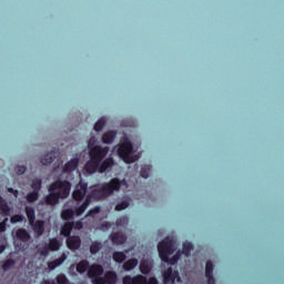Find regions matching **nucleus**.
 <instances>
[{"label": "nucleus", "instance_id": "2eb2a0df", "mask_svg": "<svg viewBox=\"0 0 284 284\" xmlns=\"http://www.w3.org/2000/svg\"><path fill=\"white\" fill-rule=\"evenodd\" d=\"M30 225L33 227L36 236H43V233L45 232V222H43L42 220H38Z\"/></svg>", "mask_w": 284, "mask_h": 284}, {"label": "nucleus", "instance_id": "4be33fe9", "mask_svg": "<svg viewBox=\"0 0 284 284\" xmlns=\"http://www.w3.org/2000/svg\"><path fill=\"white\" fill-rule=\"evenodd\" d=\"M90 203H91L90 196H87L84 202L80 206L75 207V211H74L75 216H81V214H83V212H85L88 207H90Z\"/></svg>", "mask_w": 284, "mask_h": 284}, {"label": "nucleus", "instance_id": "a878e982", "mask_svg": "<svg viewBox=\"0 0 284 284\" xmlns=\"http://www.w3.org/2000/svg\"><path fill=\"white\" fill-rule=\"evenodd\" d=\"M60 234L64 236L65 239L72 236V224L71 222H67L63 224V226L60 230Z\"/></svg>", "mask_w": 284, "mask_h": 284}, {"label": "nucleus", "instance_id": "c85d7f7f", "mask_svg": "<svg viewBox=\"0 0 284 284\" xmlns=\"http://www.w3.org/2000/svg\"><path fill=\"white\" fill-rule=\"evenodd\" d=\"M74 210L72 209H67L64 211H62L61 213V219L62 221H72V219H74Z\"/></svg>", "mask_w": 284, "mask_h": 284}, {"label": "nucleus", "instance_id": "864d4df0", "mask_svg": "<svg viewBox=\"0 0 284 284\" xmlns=\"http://www.w3.org/2000/svg\"><path fill=\"white\" fill-rule=\"evenodd\" d=\"M102 227H105V230H110V227H111L110 222L103 223V224H102Z\"/></svg>", "mask_w": 284, "mask_h": 284}, {"label": "nucleus", "instance_id": "5fc2aeb1", "mask_svg": "<svg viewBox=\"0 0 284 284\" xmlns=\"http://www.w3.org/2000/svg\"><path fill=\"white\" fill-rule=\"evenodd\" d=\"M6 252V245H0V254H3Z\"/></svg>", "mask_w": 284, "mask_h": 284}, {"label": "nucleus", "instance_id": "3c124183", "mask_svg": "<svg viewBox=\"0 0 284 284\" xmlns=\"http://www.w3.org/2000/svg\"><path fill=\"white\" fill-rule=\"evenodd\" d=\"M146 284H159V280L156 277H150L146 280Z\"/></svg>", "mask_w": 284, "mask_h": 284}, {"label": "nucleus", "instance_id": "ddd939ff", "mask_svg": "<svg viewBox=\"0 0 284 284\" xmlns=\"http://www.w3.org/2000/svg\"><path fill=\"white\" fill-rule=\"evenodd\" d=\"M205 276L207 278V284H216V281L214 280V264L212 261L206 262Z\"/></svg>", "mask_w": 284, "mask_h": 284}, {"label": "nucleus", "instance_id": "4c0bfd02", "mask_svg": "<svg viewBox=\"0 0 284 284\" xmlns=\"http://www.w3.org/2000/svg\"><path fill=\"white\" fill-rule=\"evenodd\" d=\"M55 281L58 284H70V280H68V276L63 273L57 275Z\"/></svg>", "mask_w": 284, "mask_h": 284}, {"label": "nucleus", "instance_id": "f3484780", "mask_svg": "<svg viewBox=\"0 0 284 284\" xmlns=\"http://www.w3.org/2000/svg\"><path fill=\"white\" fill-rule=\"evenodd\" d=\"M16 237L22 243H28L30 241V233L26 229H18L16 231Z\"/></svg>", "mask_w": 284, "mask_h": 284}, {"label": "nucleus", "instance_id": "473e14b6", "mask_svg": "<svg viewBox=\"0 0 284 284\" xmlns=\"http://www.w3.org/2000/svg\"><path fill=\"white\" fill-rule=\"evenodd\" d=\"M125 258H128V255L123 252L116 251L113 253V261H115V263H123Z\"/></svg>", "mask_w": 284, "mask_h": 284}, {"label": "nucleus", "instance_id": "09e8293b", "mask_svg": "<svg viewBox=\"0 0 284 284\" xmlns=\"http://www.w3.org/2000/svg\"><path fill=\"white\" fill-rule=\"evenodd\" d=\"M8 223V217L0 222V232H6V225Z\"/></svg>", "mask_w": 284, "mask_h": 284}, {"label": "nucleus", "instance_id": "9b49d317", "mask_svg": "<svg viewBox=\"0 0 284 284\" xmlns=\"http://www.w3.org/2000/svg\"><path fill=\"white\" fill-rule=\"evenodd\" d=\"M103 275V266L101 264H93L88 270L89 278H99Z\"/></svg>", "mask_w": 284, "mask_h": 284}, {"label": "nucleus", "instance_id": "bb28decb", "mask_svg": "<svg viewBox=\"0 0 284 284\" xmlns=\"http://www.w3.org/2000/svg\"><path fill=\"white\" fill-rule=\"evenodd\" d=\"M88 270H90V262L88 260H82L77 264V272L79 274H84Z\"/></svg>", "mask_w": 284, "mask_h": 284}, {"label": "nucleus", "instance_id": "c9c22d12", "mask_svg": "<svg viewBox=\"0 0 284 284\" xmlns=\"http://www.w3.org/2000/svg\"><path fill=\"white\" fill-rule=\"evenodd\" d=\"M105 123H106V120L105 118H100L95 124H94V130L95 132H101V130H103V128H105Z\"/></svg>", "mask_w": 284, "mask_h": 284}, {"label": "nucleus", "instance_id": "7c9ffc66", "mask_svg": "<svg viewBox=\"0 0 284 284\" xmlns=\"http://www.w3.org/2000/svg\"><path fill=\"white\" fill-rule=\"evenodd\" d=\"M194 250V245L192 244V242H184L183 243V248H182V253L185 256H190L192 254V251Z\"/></svg>", "mask_w": 284, "mask_h": 284}, {"label": "nucleus", "instance_id": "4468645a", "mask_svg": "<svg viewBox=\"0 0 284 284\" xmlns=\"http://www.w3.org/2000/svg\"><path fill=\"white\" fill-rule=\"evenodd\" d=\"M79 168V158H73L69 162H67L62 169L64 174H70V172H74Z\"/></svg>", "mask_w": 284, "mask_h": 284}, {"label": "nucleus", "instance_id": "7ed1b4c3", "mask_svg": "<svg viewBox=\"0 0 284 284\" xmlns=\"http://www.w3.org/2000/svg\"><path fill=\"white\" fill-rule=\"evenodd\" d=\"M174 240L165 237L158 244V252L161 261L163 263H169V265H176L181 260V251H178L175 255L170 258V255L174 254Z\"/></svg>", "mask_w": 284, "mask_h": 284}, {"label": "nucleus", "instance_id": "5701e85b", "mask_svg": "<svg viewBox=\"0 0 284 284\" xmlns=\"http://www.w3.org/2000/svg\"><path fill=\"white\" fill-rule=\"evenodd\" d=\"M24 211L29 221V225H34V221H37V213L34 211V207L26 206Z\"/></svg>", "mask_w": 284, "mask_h": 284}, {"label": "nucleus", "instance_id": "8fccbe9b", "mask_svg": "<svg viewBox=\"0 0 284 284\" xmlns=\"http://www.w3.org/2000/svg\"><path fill=\"white\" fill-rule=\"evenodd\" d=\"M8 192H9L10 194H13V196H16V199H17V196H19V191L14 190L13 187H9V189H8Z\"/></svg>", "mask_w": 284, "mask_h": 284}, {"label": "nucleus", "instance_id": "f8f14e48", "mask_svg": "<svg viewBox=\"0 0 284 284\" xmlns=\"http://www.w3.org/2000/svg\"><path fill=\"white\" fill-rule=\"evenodd\" d=\"M114 165V158H106L102 162L99 163L97 172H100V174H103L110 170Z\"/></svg>", "mask_w": 284, "mask_h": 284}, {"label": "nucleus", "instance_id": "ea45409f", "mask_svg": "<svg viewBox=\"0 0 284 284\" xmlns=\"http://www.w3.org/2000/svg\"><path fill=\"white\" fill-rule=\"evenodd\" d=\"M128 223H129L128 216L119 217V219L115 221L116 227H125V225H128Z\"/></svg>", "mask_w": 284, "mask_h": 284}, {"label": "nucleus", "instance_id": "37998d69", "mask_svg": "<svg viewBox=\"0 0 284 284\" xmlns=\"http://www.w3.org/2000/svg\"><path fill=\"white\" fill-rule=\"evenodd\" d=\"M72 225V230H83V222L77 221V222H70Z\"/></svg>", "mask_w": 284, "mask_h": 284}, {"label": "nucleus", "instance_id": "e433bc0d", "mask_svg": "<svg viewBox=\"0 0 284 284\" xmlns=\"http://www.w3.org/2000/svg\"><path fill=\"white\" fill-rule=\"evenodd\" d=\"M150 172H152V166L144 164L141 169L142 179H148V176H150Z\"/></svg>", "mask_w": 284, "mask_h": 284}, {"label": "nucleus", "instance_id": "c03bdc74", "mask_svg": "<svg viewBox=\"0 0 284 284\" xmlns=\"http://www.w3.org/2000/svg\"><path fill=\"white\" fill-rule=\"evenodd\" d=\"M26 170H28L26 165H18L16 166V174L18 175L26 174Z\"/></svg>", "mask_w": 284, "mask_h": 284}, {"label": "nucleus", "instance_id": "dca6fc26", "mask_svg": "<svg viewBox=\"0 0 284 284\" xmlns=\"http://www.w3.org/2000/svg\"><path fill=\"white\" fill-rule=\"evenodd\" d=\"M10 212H12V209H10V204L6 202L3 196L0 195V214L1 216H10Z\"/></svg>", "mask_w": 284, "mask_h": 284}, {"label": "nucleus", "instance_id": "a19ab883", "mask_svg": "<svg viewBox=\"0 0 284 284\" xmlns=\"http://www.w3.org/2000/svg\"><path fill=\"white\" fill-rule=\"evenodd\" d=\"M26 217L23 216V215H21V214H16V215H12L11 216V219H10V222L12 223V224H16V223H23V220H24Z\"/></svg>", "mask_w": 284, "mask_h": 284}, {"label": "nucleus", "instance_id": "a18cd8bd", "mask_svg": "<svg viewBox=\"0 0 284 284\" xmlns=\"http://www.w3.org/2000/svg\"><path fill=\"white\" fill-rule=\"evenodd\" d=\"M50 248L47 246V244L40 250L41 256H48L50 254Z\"/></svg>", "mask_w": 284, "mask_h": 284}, {"label": "nucleus", "instance_id": "79ce46f5", "mask_svg": "<svg viewBox=\"0 0 284 284\" xmlns=\"http://www.w3.org/2000/svg\"><path fill=\"white\" fill-rule=\"evenodd\" d=\"M100 213H101V206H95L88 211L85 217L88 219V216H92L93 214H100Z\"/></svg>", "mask_w": 284, "mask_h": 284}, {"label": "nucleus", "instance_id": "6e6552de", "mask_svg": "<svg viewBox=\"0 0 284 284\" xmlns=\"http://www.w3.org/2000/svg\"><path fill=\"white\" fill-rule=\"evenodd\" d=\"M122 284H148V277L141 274L133 277L131 275H125L122 278Z\"/></svg>", "mask_w": 284, "mask_h": 284}, {"label": "nucleus", "instance_id": "1a4fd4ad", "mask_svg": "<svg viewBox=\"0 0 284 284\" xmlns=\"http://www.w3.org/2000/svg\"><path fill=\"white\" fill-rule=\"evenodd\" d=\"M67 247L71 250V252H77V250L81 248V236L79 235H70L67 237Z\"/></svg>", "mask_w": 284, "mask_h": 284}, {"label": "nucleus", "instance_id": "2f4dec72", "mask_svg": "<svg viewBox=\"0 0 284 284\" xmlns=\"http://www.w3.org/2000/svg\"><path fill=\"white\" fill-rule=\"evenodd\" d=\"M26 199L27 203H37V201H39V192L32 191L27 194Z\"/></svg>", "mask_w": 284, "mask_h": 284}, {"label": "nucleus", "instance_id": "aec40b11", "mask_svg": "<svg viewBox=\"0 0 284 284\" xmlns=\"http://www.w3.org/2000/svg\"><path fill=\"white\" fill-rule=\"evenodd\" d=\"M57 153H54L53 151L44 154L41 159H40V163H42V165H51V163H54V159H57Z\"/></svg>", "mask_w": 284, "mask_h": 284}, {"label": "nucleus", "instance_id": "20e7f679", "mask_svg": "<svg viewBox=\"0 0 284 284\" xmlns=\"http://www.w3.org/2000/svg\"><path fill=\"white\" fill-rule=\"evenodd\" d=\"M110 152L109 146L95 145L89 149V161L84 165V170L88 174H94L99 170V164Z\"/></svg>", "mask_w": 284, "mask_h": 284}, {"label": "nucleus", "instance_id": "0eeeda50", "mask_svg": "<svg viewBox=\"0 0 284 284\" xmlns=\"http://www.w3.org/2000/svg\"><path fill=\"white\" fill-rule=\"evenodd\" d=\"M163 276V283H181V275L179 274V271H174L172 267H169L168 271H164L162 273Z\"/></svg>", "mask_w": 284, "mask_h": 284}, {"label": "nucleus", "instance_id": "39448f33", "mask_svg": "<svg viewBox=\"0 0 284 284\" xmlns=\"http://www.w3.org/2000/svg\"><path fill=\"white\" fill-rule=\"evenodd\" d=\"M132 150V142H130L128 138H124L118 146V156H120V159H123L125 163H134L136 159L131 156Z\"/></svg>", "mask_w": 284, "mask_h": 284}, {"label": "nucleus", "instance_id": "f03ea898", "mask_svg": "<svg viewBox=\"0 0 284 284\" xmlns=\"http://www.w3.org/2000/svg\"><path fill=\"white\" fill-rule=\"evenodd\" d=\"M121 185H125V180H119V178H113L110 182L103 183L100 187H95L91 190L90 201L94 199V201H103V199H108V196H112L114 192H119L121 190Z\"/></svg>", "mask_w": 284, "mask_h": 284}, {"label": "nucleus", "instance_id": "6ab92c4d", "mask_svg": "<svg viewBox=\"0 0 284 284\" xmlns=\"http://www.w3.org/2000/svg\"><path fill=\"white\" fill-rule=\"evenodd\" d=\"M116 139V131H108L102 135V143L110 145Z\"/></svg>", "mask_w": 284, "mask_h": 284}, {"label": "nucleus", "instance_id": "393cba45", "mask_svg": "<svg viewBox=\"0 0 284 284\" xmlns=\"http://www.w3.org/2000/svg\"><path fill=\"white\" fill-rule=\"evenodd\" d=\"M139 265V260L138 258H130L126 262H124L123 264V270L124 272H132V270H134V267H136Z\"/></svg>", "mask_w": 284, "mask_h": 284}, {"label": "nucleus", "instance_id": "b1692460", "mask_svg": "<svg viewBox=\"0 0 284 284\" xmlns=\"http://www.w3.org/2000/svg\"><path fill=\"white\" fill-rule=\"evenodd\" d=\"M47 246L50 248L51 252H59L61 250V241L57 237H52L49 240Z\"/></svg>", "mask_w": 284, "mask_h": 284}, {"label": "nucleus", "instance_id": "603ef678", "mask_svg": "<svg viewBox=\"0 0 284 284\" xmlns=\"http://www.w3.org/2000/svg\"><path fill=\"white\" fill-rule=\"evenodd\" d=\"M41 284H57V282L54 280H43Z\"/></svg>", "mask_w": 284, "mask_h": 284}, {"label": "nucleus", "instance_id": "f257e3e1", "mask_svg": "<svg viewBox=\"0 0 284 284\" xmlns=\"http://www.w3.org/2000/svg\"><path fill=\"white\" fill-rule=\"evenodd\" d=\"M70 190H72V184L69 181H54L49 185V194L44 199L47 205H58L60 199L70 196Z\"/></svg>", "mask_w": 284, "mask_h": 284}, {"label": "nucleus", "instance_id": "423d86ee", "mask_svg": "<svg viewBox=\"0 0 284 284\" xmlns=\"http://www.w3.org/2000/svg\"><path fill=\"white\" fill-rule=\"evenodd\" d=\"M85 194H88V183L80 182L75 185L74 191L72 192V197L78 203H81V201L85 199Z\"/></svg>", "mask_w": 284, "mask_h": 284}, {"label": "nucleus", "instance_id": "f704fd0d", "mask_svg": "<svg viewBox=\"0 0 284 284\" xmlns=\"http://www.w3.org/2000/svg\"><path fill=\"white\" fill-rule=\"evenodd\" d=\"M41 185H43V181L41 179H34L31 183V187L33 192H41Z\"/></svg>", "mask_w": 284, "mask_h": 284}, {"label": "nucleus", "instance_id": "cd10ccee", "mask_svg": "<svg viewBox=\"0 0 284 284\" xmlns=\"http://www.w3.org/2000/svg\"><path fill=\"white\" fill-rule=\"evenodd\" d=\"M140 272L141 274L148 275L152 272V264L150 262L142 260L140 263Z\"/></svg>", "mask_w": 284, "mask_h": 284}, {"label": "nucleus", "instance_id": "58836bf2", "mask_svg": "<svg viewBox=\"0 0 284 284\" xmlns=\"http://www.w3.org/2000/svg\"><path fill=\"white\" fill-rule=\"evenodd\" d=\"M128 207H130V202L122 201V202H120L119 204L115 205V211L121 212L123 210H128Z\"/></svg>", "mask_w": 284, "mask_h": 284}, {"label": "nucleus", "instance_id": "de8ad7c7", "mask_svg": "<svg viewBox=\"0 0 284 284\" xmlns=\"http://www.w3.org/2000/svg\"><path fill=\"white\" fill-rule=\"evenodd\" d=\"M94 143H97V138L92 136L90 138V140L88 141V148L90 150V148H94Z\"/></svg>", "mask_w": 284, "mask_h": 284}, {"label": "nucleus", "instance_id": "a211bd4d", "mask_svg": "<svg viewBox=\"0 0 284 284\" xmlns=\"http://www.w3.org/2000/svg\"><path fill=\"white\" fill-rule=\"evenodd\" d=\"M65 258H68V256L65 255V253H63L59 258L49 262L48 263L49 270H57V267H59L60 265H63V263H65Z\"/></svg>", "mask_w": 284, "mask_h": 284}, {"label": "nucleus", "instance_id": "412c9836", "mask_svg": "<svg viewBox=\"0 0 284 284\" xmlns=\"http://www.w3.org/2000/svg\"><path fill=\"white\" fill-rule=\"evenodd\" d=\"M104 282L106 284H116V281H119V276L116 275V272L114 271H108L104 273Z\"/></svg>", "mask_w": 284, "mask_h": 284}, {"label": "nucleus", "instance_id": "c756f323", "mask_svg": "<svg viewBox=\"0 0 284 284\" xmlns=\"http://www.w3.org/2000/svg\"><path fill=\"white\" fill-rule=\"evenodd\" d=\"M103 247V244L99 241H94L91 243L90 252L91 254H99L101 252V248Z\"/></svg>", "mask_w": 284, "mask_h": 284}, {"label": "nucleus", "instance_id": "72a5a7b5", "mask_svg": "<svg viewBox=\"0 0 284 284\" xmlns=\"http://www.w3.org/2000/svg\"><path fill=\"white\" fill-rule=\"evenodd\" d=\"M14 265H17V262L12 258L6 260L4 263L2 264V270L3 272H8L10 270H12V267H14Z\"/></svg>", "mask_w": 284, "mask_h": 284}, {"label": "nucleus", "instance_id": "9d476101", "mask_svg": "<svg viewBox=\"0 0 284 284\" xmlns=\"http://www.w3.org/2000/svg\"><path fill=\"white\" fill-rule=\"evenodd\" d=\"M110 241L113 245H123L128 241L125 233L118 231L110 234Z\"/></svg>", "mask_w": 284, "mask_h": 284}, {"label": "nucleus", "instance_id": "49530a36", "mask_svg": "<svg viewBox=\"0 0 284 284\" xmlns=\"http://www.w3.org/2000/svg\"><path fill=\"white\" fill-rule=\"evenodd\" d=\"M93 284H106L105 283V277H94L93 281H92Z\"/></svg>", "mask_w": 284, "mask_h": 284}]
</instances>
